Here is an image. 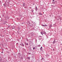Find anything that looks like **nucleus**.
Returning a JSON list of instances; mask_svg holds the SVG:
<instances>
[{
  "mask_svg": "<svg viewBox=\"0 0 62 62\" xmlns=\"http://www.w3.org/2000/svg\"><path fill=\"white\" fill-rule=\"evenodd\" d=\"M42 37L41 36H39L38 38L39 39V40H41L42 39Z\"/></svg>",
  "mask_w": 62,
  "mask_h": 62,
  "instance_id": "1",
  "label": "nucleus"
},
{
  "mask_svg": "<svg viewBox=\"0 0 62 62\" xmlns=\"http://www.w3.org/2000/svg\"><path fill=\"white\" fill-rule=\"evenodd\" d=\"M35 10L36 11H37L38 10V8H37V6L35 8Z\"/></svg>",
  "mask_w": 62,
  "mask_h": 62,
  "instance_id": "2",
  "label": "nucleus"
},
{
  "mask_svg": "<svg viewBox=\"0 0 62 62\" xmlns=\"http://www.w3.org/2000/svg\"><path fill=\"white\" fill-rule=\"evenodd\" d=\"M55 40L54 39V41H53V44H54L55 43Z\"/></svg>",
  "mask_w": 62,
  "mask_h": 62,
  "instance_id": "3",
  "label": "nucleus"
},
{
  "mask_svg": "<svg viewBox=\"0 0 62 62\" xmlns=\"http://www.w3.org/2000/svg\"><path fill=\"white\" fill-rule=\"evenodd\" d=\"M39 14L40 15H42V14L41 13H39Z\"/></svg>",
  "mask_w": 62,
  "mask_h": 62,
  "instance_id": "4",
  "label": "nucleus"
},
{
  "mask_svg": "<svg viewBox=\"0 0 62 62\" xmlns=\"http://www.w3.org/2000/svg\"><path fill=\"white\" fill-rule=\"evenodd\" d=\"M41 35H43V34H44V33L42 32H41Z\"/></svg>",
  "mask_w": 62,
  "mask_h": 62,
  "instance_id": "5",
  "label": "nucleus"
},
{
  "mask_svg": "<svg viewBox=\"0 0 62 62\" xmlns=\"http://www.w3.org/2000/svg\"><path fill=\"white\" fill-rule=\"evenodd\" d=\"M41 26H46L45 25L42 24L41 25Z\"/></svg>",
  "mask_w": 62,
  "mask_h": 62,
  "instance_id": "6",
  "label": "nucleus"
},
{
  "mask_svg": "<svg viewBox=\"0 0 62 62\" xmlns=\"http://www.w3.org/2000/svg\"><path fill=\"white\" fill-rule=\"evenodd\" d=\"M23 7H25V4H23Z\"/></svg>",
  "mask_w": 62,
  "mask_h": 62,
  "instance_id": "7",
  "label": "nucleus"
},
{
  "mask_svg": "<svg viewBox=\"0 0 62 62\" xmlns=\"http://www.w3.org/2000/svg\"><path fill=\"white\" fill-rule=\"evenodd\" d=\"M42 47L41 46L40 48V50L41 51V50H42Z\"/></svg>",
  "mask_w": 62,
  "mask_h": 62,
  "instance_id": "8",
  "label": "nucleus"
},
{
  "mask_svg": "<svg viewBox=\"0 0 62 62\" xmlns=\"http://www.w3.org/2000/svg\"><path fill=\"white\" fill-rule=\"evenodd\" d=\"M3 6H5V7H6V4H3Z\"/></svg>",
  "mask_w": 62,
  "mask_h": 62,
  "instance_id": "9",
  "label": "nucleus"
},
{
  "mask_svg": "<svg viewBox=\"0 0 62 62\" xmlns=\"http://www.w3.org/2000/svg\"><path fill=\"white\" fill-rule=\"evenodd\" d=\"M38 47H40V45H39L37 46Z\"/></svg>",
  "mask_w": 62,
  "mask_h": 62,
  "instance_id": "10",
  "label": "nucleus"
},
{
  "mask_svg": "<svg viewBox=\"0 0 62 62\" xmlns=\"http://www.w3.org/2000/svg\"><path fill=\"white\" fill-rule=\"evenodd\" d=\"M43 60H44V58H42V59H41V60L42 61Z\"/></svg>",
  "mask_w": 62,
  "mask_h": 62,
  "instance_id": "11",
  "label": "nucleus"
},
{
  "mask_svg": "<svg viewBox=\"0 0 62 62\" xmlns=\"http://www.w3.org/2000/svg\"><path fill=\"white\" fill-rule=\"evenodd\" d=\"M49 27H52V24L50 25L49 26Z\"/></svg>",
  "mask_w": 62,
  "mask_h": 62,
  "instance_id": "12",
  "label": "nucleus"
},
{
  "mask_svg": "<svg viewBox=\"0 0 62 62\" xmlns=\"http://www.w3.org/2000/svg\"><path fill=\"white\" fill-rule=\"evenodd\" d=\"M35 49V47H34L33 48V50H34V49Z\"/></svg>",
  "mask_w": 62,
  "mask_h": 62,
  "instance_id": "13",
  "label": "nucleus"
},
{
  "mask_svg": "<svg viewBox=\"0 0 62 62\" xmlns=\"http://www.w3.org/2000/svg\"><path fill=\"white\" fill-rule=\"evenodd\" d=\"M20 45H21V46H23V45H22V44H20Z\"/></svg>",
  "mask_w": 62,
  "mask_h": 62,
  "instance_id": "14",
  "label": "nucleus"
},
{
  "mask_svg": "<svg viewBox=\"0 0 62 62\" xmlns=\"http://www.w3.org/2000/svg\"><path fill=\"white\" fill-rule=\"evenodd\" d=\"M31 11H32V12H33V11H34V10H31Z\"/></svg>",
  "mask_w": 62,
  "mask_h": 62,
  "instance_id": "15",
  "label": "nucleus"
},
{
  "mask_svg": "<svg viewBox=\"0 0 62 62\" xmlns=\"http://www.w3.org/2000/svg\"><path fill=\"white\" fill-rule=\"evenodd\" d=\"M47 56H50V55H48H48H47Z\"/></svg>",
  "mask_w": 62,
  "mask_h": 62,
  "instance_id": "16",
  "label": "nucleus"
},
{
  "mask_svg": "<svg viewBox=\"0 0 62 62\" xmlns=\"http://www.w3.org/2000/svg\"><path fill=\"white\" fill-rule=\"evenodd\" d=\"M28 59H29V60L30 59V58L29 57H28Z\"/></svg>",
  "mask_w": 62,
  "mask_h": 62,
  "instance_id": "17",
  "label": "nucleus"
},
{
  "mask_svg": "<svg viewBox=\"0 0 62 62\" xmlns=\"http://www.w3.org/2000/svg\"><path fill=\"white\" fill-rule=\"evenodd\" d=\"M32 23H35V22L33 23V21L32 22Z\"/></svg>",
  "mask_w": 62,
  "mask_h": 62,
  "instance_id": "18",
  "label": "nucleus"
},
{
  "mask_svg": "<svg viewBox=\"0 0 62 62\" xmlns=\"http://www.w3.org/2000/svg\"><path fill=\"white\" fill-rule=\"evenodd\" d=\"M27 45H28V43H27Z\"/></svg>",
  "mask_w": 62,
  "mask_h": 62,
  "instance_id": "19",
  "label": "nucleus"
},
{
  "mask_svg": "<svg viewBox=\"0 0 62 62\" xmlns=\"http://www.w3.org/2000/svg\"><path fill=\"white\" fill-rule=\"evenodd\" d=\"M48 55V54H46V56H47V55Z\"/></svg>",
  "mask_w": 62,
  "mask_h": 62,
  "instance_id": "20",
  "label": "nucleus"
},
{
  "mask_svg": "<svg viewBox=\"0 0 62 62\" xmlns=\"http://www.w3.org/2000/svg\"><path fill=\"white\" fill-rule=\"evenodd\" d=\"M53 2H54V0H53Z\"/></svg>",
  "mask_w": 62,
  "mask_h": 62,
  "instance_id": "21",
  "label": "nucleus"
},
{
  "mask_svg": "<svg viewBox=\"0 0 62 62\" xmlns=\"http://www.w3.org/2000/svg\"><path fill=\"white\" fill-rule=\"evenodd\" d=\"M23 46H24V45L23 44Z\"/></svg>",
  "mask_w": 62,
  "mask_h": 62,
  "instance_id": "22",
  "label": "nucleus"
},
{
  "mask_svg": "<svg viewBox=\"0 0 62 62\" xmlns=\"http://www.w3.org/2000/svg\"><path fill=\"white\" fill-rule=\"evenodd\" d=\"M12 29H14V28H12Z\"/></svg>",
  "mask_w": 62,
  "mask_h": 62,
  "instance_id": "23",
  "label": "nucleus"
},
{
  "mask_svg": "<svg viewBox=\"0 0 62 62\" xmlns=\"http://www.w3.org/2000/svg\"><path fill=\"white\" fill-rule=\"evenodd\" d=\"M35 5V4L34 3L33 4V5Z\"/></svg>",
  "mask_w": 62,
  "mask_h": 62,
  "instance_id": "24",
  "label": "nucleus"
},
{
  "mask_svg": "<svg viewBox=\"0 0 62 62\" xmlns=\"http://www.w3.org/2000/svg\"><path fill=\"white\" fill-rule=\"evenodd\" d=\"M45 25V26H47V25Z\"/></svg>",
  "mask_w": 62,
  "mask_h": 62,
  "instance_id": "25",
  "label": "nucleus"
},
{
  "mask_svg": "<svg viewBox=\"0 0 62 62\" xmlns=\"http://www.w3.org/2000/svg\"><path fill=\"white\" fill-rule=\"evenodd\" d=\"M26 40H27V41H28L27 40H28V39H26Z\"/></svg>",
  "mask_w": 62,
  "mask_h": 62,
  "instance_id": "26",
  "label": "nucleus"
},
{
  "mask_svg": "<svg viewBox=\"0 0 62 62\" xmlns=\"http://www.w3.org/2000/svg\"><path fill=\"white\" fill-rule=\"evenodd\" d=\"M23 4H25V3H23Z\"/></svg>",
  "mask_w": 62,
  "mask_h": 62,
  "instance_id": "27",
  "label": "nucleus"
},
{
  "mask_svg": "<svg viewBox=\"0 0 62 62\" xmlns=\"http://www.w3.org/2000/svg\"><path fill=\"white\" fill-rule=\"evenodd\" d=\"M1 53H3V52H1Z\"/></svg>",
  "mask_w": 62,
  "mask_h": 62,
  "instance_id": "28",
  "label": "nucleus"
},
{
  "mask_svg": "<svg viewBox=\"0 0 62 62\" xmlns=\"http://www.w3.org/2000/svg\"><path fill=\"white\" fill-rule=\"evenodd\" d=\"M22 45H23V43H22Z\"/></svg>",
  "mask_w": 62,
  "mask_h": 62,
  "instance_id": "29",
  "label": "nucleus"
},
{
  "mask_svg": "<svg viewBox=\"0 0 62 62\" xmlns=\"http://www.w3.org/2000/svg\"><path fill=\"white\" fill-rule=\"evenodd\" d=\"M49 16H50V15Z\"/></svg>",
  "mask_w": 62,
  "mask_h": 62,
  "instance_id": "30",
  "label": "nucleus"
}]
</instances>
